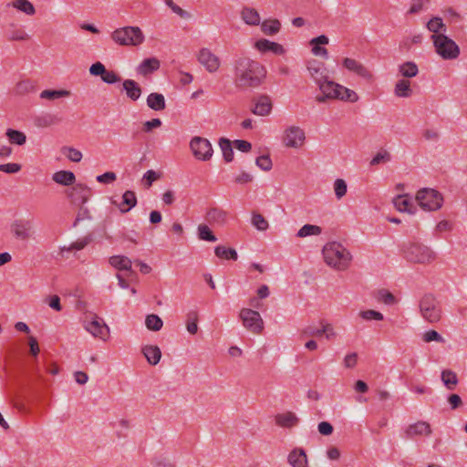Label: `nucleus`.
<instances>
[{"label": "nucleus", "mask_w": 467, "mask_h": 467, "mask_svg": "<svg viewBox=\"0 0 467 467\" xmlns=\"http://www.w3.org/2000/svg\"><path fill=\"white\" fill-rule=\"evenodd\" d=\"M394 94L399 98H409L412 94L410 82L407 79H400L394 88Z\"/></svg>", "instance_id": "obj_33"}, {"label": "nucleus", "mask_w": 467, "mask_h": 467, "mask_svg": "<svg viewBox=\"0 0 467 467\" xmlns=\"http://www.w3.org/2000/svg\"><path fill=\"white\" fill-rule=\"evenodd\" d=\"M252 223L259 231H265L269 226L268 222L258 213H253Z\"/></svg>", "instance_id": "obj_51"}, {"label": "nucleus", "mask_w": 467, "mask_h": 467, "mask_svg": "<svg viewBox=\"0 0 467 467\" xmlns=\"http://www.w3.org/2000/svg\"><path fill=\"white\" fill-rule=\"evenodd\" d=\"M109 263L119 270H130L132 265L130 259L124 255L110 256Z\"/></svg>", "instance_id": "obj_34"}, {"label": "nucleus", "mask_w": 467, "mask_h": 467, "mask_svg": "<svg viewBox=\"0 0 467 467\" xmlns=\"http://www.w3.org/2000/svg\"><path fill=\"white\" fill-rule=\"evenodd\" d=\"M307 70L317 84L326 79L327 77L325 75L326 68L324 64L317 60H311L307 63Z\"/></svg>", "instance_id": "obj_20"}, {"label": "nucleus", "mask_w": 467, "mask_h": 467, "mask_svg": "<svg viewBox=\"0 0 467 467\" xmlns=\"http://www.w3.org/2000/svg\"><path fill=\"white\" fill-rule=\"evenodd\" d=\"M142 353L150 365H157L161 358V351L159 347L146 345L142 348Z\"/></svg>", "instance_id": "obj_26"}, {"label": "nucleus", "mask_w": 467, "mask_h": 467, "mask_svg": "<svg viewBox=\"0 0 467 467\" xmlns=\"http://www.w3.org/2000/svg\"><path fill=\"white\" fill-rule=\"evenodd\" d=\"M147 106L156 111L164 109L166 107L164 96L157 92L150 93L147 98Z\"/></svg>", "instance_id": "obj_30"}, {"label": "nucleus", "mask_w": 467, "mask_h": 467, "mask_svg": "<svg viewBox=\"0 0 467 467\" xmlns=\"http://www.w3.org/2000/svg\"><path fill=\"white\" fill-rule=\"evenodd\" d=\"M416 201L427 211H437L442 206L443 197L434 189L423 188L417 192Z\"/></svg>", "instance_id": "obj_8"}, {"label": "nucleus", "mask_w": 467, "mask_h": 467, "mask_svg": "<svg viewBox=\"0 0 467 467\" xmlns=\"http://www.w3.org/2000/svg\"><path fill=\"white\" fill-rule=\"evenodd\" d=\"M198 235L201 240L204 241L215 242L217 240L216 236L206 224H200L198 226Z\"/></svg>", "instance_id": "obj_50"}, {"label": "nucleus", "mask_w": 467, "mask_h": 467, "mask_svg": "<svg viewBox=\"0 0 467 467\" xmlns=\"http://www.w3.org/2000/svg\"><path fill=\"white\" fill-rule=\"evenodd\" d=\"M359 316L366 320H382L383 315L380 312H378L376 310H364L359 313Z\"/></svg>", "instance_id": "obj_58"}, {"label": "nucleus", "mask_w": 467, "mask_h": 467, "mask_svg": "<svg viewBox=\"0 0 467 467\" xmlns=\"http://www.w3.org/2000/svg\"><path fill=\"white\" fill-rule=\"evenodd\" d=\"M14 91L16 95L24 96L36 91L35 82L30 79H24L16 83Z\"/></svg>", "instance_id": "obj_36"}, {"label": "nucleus", "mask_w": 467, "mask_h": 467, "mask_svg": "<svg viewBox=\"0 0 467 467\" xmlns=\"http://www.w3.org/2000/svg\"><path fill=\"white\" fill-rule=\"evenodd\" d=\"M12 236L21 242L34 240L36 235L35 220L32 217H20L14 220L10 224Z\"/></svg>", "instance_id": "obj_5"}, {"label": "nucleus", "mask_w": 467, "mask_h": 467, "mask_svg": "<svg viewBox=\"0 0 467 467\" xmlns=\"http://www.w3.org/2000/svg\"><path fill=\"white\" fill-rule=\"evenodd\" d=\"M334 192L337 200L342 199L348 192V184L343 179H336L334 182Z\"/></svg>", "instance_id": "obj_49"}, {"label": "nucleus", "mask_w": 467, "mask_h": 467, "mask_svg": "<svg viewBox=\"0 0 467 467\" xmlns=\"http://www.w3.org/2000/svg\"><path fill=\"white\" fill-rule=\"evenodd\" d=\"M234 84L241 90L259 88L266 78L265 67L248 57H239L233 63Z\"/></svg>", "instance_id": "obj_1"}, {"label": "nucleus", "mask_w": 467, "mask_h": 467, "mask_svg": "<svg viewBox=\"0 0 467 467\" xmlns=\"http://www.w3.org/2000/svg\"><path fill=\"white\" fill-rule=\"evenodd\" d=\"M321 227L317 225L305 224L298 230L296 236L299 238H305L309 235H318L321 234Z\"/></svg>", "instance_id": "obj_46"}, {"label": "nucleus", "mask_w": 467, "mask_h": 467, "mask_svg": "<svg viewBox=\"0 0 467 467\" xmlns=\"http://www.w3.org/2000/svg\"><path fill=\"white\" fill-rule=\"evenodd\" d=\"M377 299L386 305H393L396 303V298L393 294L385 289H381L378 292Z\"/></svg>", "instance_id": "obj_54"}, {"label": "nucleus", "mask_w": 467, "mask_h": 467, "mask_svg": "<svg viewBox=\"0 0 467 467\" xmlns=\"http://www.w3.org/2000/svg\"><path fill=\"white\" fill-rule=\"evenodd\" d=\"M338 89H339V92H338L339 96H338L337 99H341V100H345V101H351V102H355L358 100V97L355 91H353L346 87H343L341 85H339Z\"/></svg>", "instance_id": "obj_48"}, {"label": "nucleus", "mask_w": 467, "mask_h": 467, "mask_svg": "<svg viewBox=\"0 0 467 467\" xmlns=\"http://www.w3.org/2000/svg\"><path fill=\"white\" fill-rule=\"evenodd\" d=\"M62 151L63 153L67 152V157L73 162H79L83 157L80 150L72 147H65Z\"/></svg>", "instance_id": "obj_55"}, {"label": "nucleus", "mask_w": 467, "mask_h": 467, "mask_svg": "<svg viewBox=\"0 0 467 467\" xmlns=\"http://www.w3.org/2000/svg\"><path fill=\"white\" fill-rule=\"evenodd\" d=\"M85 329L90 333L94 337H98L103 341L109 338V327L104 320L97 315H93L91 319L84 321Z\"/></svg>", "instance_id": "obj_10"}, {"label": "nucleus", "mask_w": 467, "mask_h": 467, "mask_svg": "<svg viewBox=\"0 0 467 467\" xmlns=\"http://www.w3.org/2000/svg\"><path fill=\"white\" fill-rule=\"evenodd\" d=\"M435 50L443 59H454L460 54L458 45L445 35H432Z\"/></svg>", "instance_id": "obj_7"}, {"label": "nucleus", "mask_w": 467, "mask_h": 467, "mask_svg": "<svg viewBox=\"0 0 467 467\" xmlns=\"http://www.w3.org/2000/svg\"><path fill=\"white\" fill-rule=\"evenodd\" d=\"M404 258L414 264L428 265L436 259L435 252L419 242H409L402 247Z\"/></svg>", "instance_id": "obj_3"}, {"label": "nucleus", "mask_w": 467, "mask_h": 467, "mask_svg": "<svg viewBox=\"0 0 467 467\" xmlns=\"http://www.w3.org/2000/svg\"><path fill=\"white\" fill-rule=\"evenodd\" d=\"M90 240L91 239L87 236L81 240H78L77 242L72 243L68 248L63 247L62 250H82L89 244Z\"/></svg>", "instance_id": "obj_61"}, {"label": "nucleus", "mask_w": 467, "mask_h": 467, "mask_svg": "<svg viewBox=\"0 0 467 467\" xmlns=\"http://www.w3.org/2000/svg\"><path fill=\"white\" fill-rule=\"evenodd\" d=\"M89 73L92 76H100L106 73V67L101 62H96L89 67Z\"/></svg>", "instance_id": "obj_62"}, {"label": "nucleus", "mask_w": 467, "mask_h": 467, "mask_svg": "<svg viewBox=\"0 0 467 467\" xmlns=\"http://www.w3.org/2000/svg\"><path fill=\"white\" fill-rule=\"evenodd\" d=\"M441 379L448 390H454L459 383L457 374L451 369H443Z\"/></svg>", "instance_id": "obj_29"}, {"label": "nucleus", "mask_w": 467, "mask_h": 467, "mask_svg": "<svg viewBox=\"0 0 467 467\" xmlns=\"http://www.w3.org/2000/svg\"><path fill=\"white\" fill-rule=\"evenodd\" d=\"M219 146L223 155L225 161L230 162L234 159V150L231 141L226 138L219 140Z\"/></svg>", "instance_id": "obj_43"}, {"label": "nucleus", "mask_w": 467, "mask_h": 467, "mask_svg": "<svg viewBox=\"0 0 467 467\" xmlns=\"http://www.w3.org/2000/svg\"><path fill=\"white\" fill-rule=\"evenodd\" d=\"M255 47L262 52L272 51L275 54H283L284 47L275 42H271L267 39H260L255 42Z\"/></svg>", "instance_id": "obj_28"}, {"label": "nucleus", "mask_w": 467, "mask_h": 467, "mask_svg": "<svg viewBox=\"0 0 467 467\" xmlns=\"http://www.w3.org/2000/svg\"><path fill=\"white\" fill-rule=\"evenodd\" d=\"M160 178H161L160 173L156 172L153 170H149L144 173L142 182L146 188H150L152 185L153 182L159 180Z\"/></svg>", "instance_id": "obj_53"}, {"label": "nucleus", "mask_w": 467, "mask_h": 467, "mask_svg": "<svg viewBox=\"0 0 467 467\" xmlns=\"http://www.w3.org/2000/svg\"><path fill=\"white\" fill-rule=\"evenodd\" d=\"M393 202L399 211L412 213L413 203L408 194L398 195Z\"/></svg>", "instance_id": "obj_35"}, {"label": "nucleus", "mask_w": 467, "mask_h": 467, "mask_svg": "<svg viewBox=\"0 0 467 467\" xmlns=\"http://www.w3.org/2000/svg\"><path fill=\"white\" fill-rule=\"evenodd\" d=\"M67 197L78 205H83L91 195V189L85 184L78 183L67 191Z\"/></svg>", "instance_id": "obj_13"}, {"label": "nucleus", "mask_w": 467, "mask_h": 467, "mask_svg": "<svg viewBox=\"0 0 467 467\" xmlns=\"http://www.w3.org/2000/svg\"><path fill=\"white\" fill-rule=\"evenodd\" d=\"M111 39L120 46L137 47L144 42L145 36L139 26H124L114 30Z\"/></svg>", "instance_id": "obj_6"}, {"label": "nucleus", "mask_w": 467, "mask_h": 467, "mask_svg": "<svg viewBox=\"0 0 467 467\" xmlns=\"http://www.w3.org/2000/svg\"><path fill=\"white\" fill-rule=\"evenodd\" d=\"M242 19L247 24L251 26H257L260 23V16L258 12L250 7H244L242 10Z\"/></svg>", "instance_id": "obj_37"}, {"label": "nucleus", "mask_w": 467, "mask_h": 467, "mask_svg": "<svg viewBox=\"0 0 467 467\" xmlns=\"http://www.w3.org/2000/svg\"><path fill=\"white\" fill-rule=\"evenodd\" d=\"M52 179L55 182L64 186L73 185L76 182L75 174L69 171H57L53 174Z\"/></svg>", "instance_id": "obj_27"}, {"label": "nucleus", "mask_w": 467, "mask_h": 467, "mask_svg": "<svg viewBox=\"0 0 467 467\" xmlns=\"http://www.w3.org/2000/svg\"><path fill=\"white\" fill-rule=\"evenodd\" d=\"M287 462L292 467H308L307 455L302 448L292 450L287 456Z\"/></svg>", "instance_id": "obj_17"}, {"label": "nucleus", "mask_w": 467, "mask_h": 467, "mask_svg": "<svg viewBox=\"0 0 467 467\" xmlns=\"http://www.w3.org/2000/svg\"><path fill=\"white\" fill-rule=\"evenodd\" d=\"M70 96V91L66 89L55 90L45 89L40 93V98L48 100H55L60 98H67Z\"/></svg>", "instance_id": "obj_40"}, {"label": "nucleus", "mask_w": 467, "mask_h": 467, "mask_svg": "<svg viewBox=\"0 0 467 467\" xmlns=\"http://www.w3.org/2000/svg\"><path fill=\"white\" fill-rule=\"evenodd\" d=\"M123 89L126 92V95L129 99H130L133 101H136L139 99V98L141 95V88L140 85L133 79H125L123 81Z\"/></svg>", "instance_id": "obj_25"}, {"label": "nucleus", "mask_w": 467, "mask_h": 467, "mask_svg": "<svg viewBox=\"0 0 467 467\" xmlns=\"http://www.w3.org/2000/svg\"><path fill=\"white\" fill-rule=\"evenodd\" d=\"M227 213L221 208H211L206 213V221L209 223L223 225L226 223Z\"/></svg>", "instance_id": "obj_23"}, {"label": "nucleus", "mask_w": 467, "mask_h": 467, "mask_svg": "<svg viewBox=\"0 0 467 467\" xmlns=\"http://www.w3.org/2000/svg\"><path fill=\"white\" fill-rule=\"evenodd\" d=\"M161 67V62L156 57H149L142 60V62L137 67L138 74L147 77L153 72L157 71Z\"/></svg>", "instance_id": "obj_19"}, {"label": "nucleus", "mask_w": 467, "mask_h": 467, "mask_svg": "<svg viewBox=\"0 0 467 467\" xmlns=\"http://www.w3.org/2000/svg\"><path fill=\"white\" fill-rule=\"evenodd\" d=\"M343 66L348 71L354 72L363 79L371 82L374 79L372 72L365 67L362 63L358 62L354 58L346 57L343 60Z\"/></svg>", "instance_id": "obj_14"}, {"label": "nucleus", "mask_w": 467, "mask_h": 467, "mask_svg": "<svg viewBox=\"0 0 467 467\" xmlns=\"http://www.w3.org/2000/svg\"><path fill=\"white\" fill-rule=\"evenodd\" d=\"M273 109L271 99L267 95H260L255 102L252 112L258 116H268Z\"/></svg>", "instance_id": "obj_16"}, {"label": "nucleus", "mask_w": 467, "mask_h": 467, "mask_svg": "<svg viewBox=\"0 0 467 467\" xmlns=\"http://www.w3.org/2000/svg\"><path fill=\"white\" fill-rule=\"evenodd\" d=\"M281 27V24L277 19L265 20L261 25V29L265 35H275Z\"/></svg>", "instance_id": "obj_44"}, {"label": "nucleus", "mask_w": 467, "mask_h": 467, "mask_svg": "<svg viewBox=\"0 0 467 467\" xmlns=\"http://www.w3.org/2000/svg\"><path fill=\"white\" fill-rule=\"evenodd\" d=\"M61 121V119L57 115H53L50 113H47L41 116H38L35 119V125L37 128H48L50 126L56 125Z\"/></svg>", "instance_id": "obj_31"}, {"label": "nucleus", "mask_w": 467, "mask_h": 467, "mask_svg": "<svg viewBox=\"0 0 467 467\" xmlns=\"http://www.w3.org/2000/svg\"><path fill=\"white\" fill-rule=\"evenodd\" d=\"M306 140L305 131L296 126L287 128L284 132L283 142L289 148H300Z\"/></svg>", "instance_id": "obj_12"}, {"label": "nucleus", "mask_w": 467, "mask_h": 467, "mask_svg": "<svg viewBox=\"0 0 467 467\" xmlns=\"http://www.w3.org/2000/svg\"><path fill=\"white\" fill-rule=\"evenodd\" d=\"M275 424L282 428H293L299 422L297 416L292 412L287 411L285 413H279L275 417Z\"/></svg>", "instance_id": "obj_22"}, {"label": "nucleus", "mask_w": 467, "mask_h": 467, "mask_svg": "<svg viewBox=\"0 0 467 467\" xmlns=\"http://www.w3.org/2000/svg\"><path fill=\"white\" fill-rule=\"evenodd\" d=\"M153 467H175L168 458L159 457L152 462Z\"/></svg>", "instance_id": "obj_64"}, {"label": "nucleus", "mask_w": 467, "mask_h": 467, "mask_svg": "<svg viewBox=\"0 0 467 467\" xmlns=\"http://www.w3.org/2000/svg\"><path fill=\"white\" fill-rule=\"evenodd\" d=\"M117 175L113 171H107L101 175H98L96 180L99 183L109 184L115 182Z\"/></svg>", "instance_id": "obj_60"}, {"label": "nucleus", "mask_w": 467, "mask_h": 467, "mask_svg": "<svg viewBox=\"0 0 467 467\" xmlns=\"http://www.w3.org/2000/svg\"><path fill=\"white\" fill-rule=\"evenodd\" d=\"M421 317L428 323H438L442 317L441 302L432 294L424 295L419 301Z\"/></svg>", "instance_id": "obj_4"}, {"label": "nucleus", "mask_w": 467, "mask_h": 467, "mask_svg": "<svg viewBox=\"0 0 467 467\" xmlns=\"http://www.w3.org/2000/svg\"><path fill=\"white\" fill-rule=\"evenodd\" d=\"M101 79L107 84H114L119 82L121 78L116 72L106 69V73L102 75Z\"/></svg>", "instance_id": "obj_59"}, {"label": "nucleus", "mask_w": 467, "mask_h": 467, "mask_svg": "<svg viewBox=\"0 0 467 467\" xmlns=\"http://www.w3.org/2000/svg\"><path fill=\"white\" fill-rule=\"evenodd\" d=\"M198 61L210 72H216L220 67V59L208 48H202L198 54Z\"/></svg>", "instance_id": "obj_15"}, {"label": "nucleus", "mask_w": 467, "mask_h": 467, "mask_svg": "<svg viewBox=\"0 0 467 467\" xmlns=\"http://www.w3.org/2000/svg\"><path fill=\"white\" fill-rule=\"evenodd\" d=\"M13 6L29 16H33L36 13L33 4L28 0H16L13 2Z\"/></svg>", "instance_id": "obj_47"}, {"label": "nucleus", "mask_w": 467, "mask_h": 467, "mask_svg": "<svg viewBox=\"0 0 467 467\" xmlns=\"http://www.w3.org/2000/svg\"><path fill=\"white\" fill-rule=\"evenodd\" d=\"M399 72L404 78H414L418 75V66L411 61L405 62L399 67Z\"/></svg>", "instance_id": "obj_41"}, {"label": "nucleus", "mask_w": 467, "mask_h": 467, "mask_svg": "<svg viewBox=\"0 0 467 467\" xmlns=\"http://www.w3.org/2000/svg\"><path fill=\"white\" fill-rule=\"evenodd\" d=\"M199 317L197 310H191L186 314V329L191 335H195L198 332Z\"/></svg>", "instance_id": "obj_32"}, {"label": "nucleus", "mask_w": 467, "mask_h": 467, "mask_svg": "<svg viewBox=\"0 0 467 467\" xmlns=\"http://www.w3.org/2000/svg\"><path fill=\"white\" fill-rule=\"evenodd\" d=\"M239 317L244 327L253 334H260L264 329V321L259 312L251 308H242Z\"/></svg>", "instance_id": "obj_9"}, {"label": "nucleus", "mask_w": 467, "mask_h": 467, "mask_svg": "<svg viewBox=\"0 0 467 467\" xmlns=\"http://www.w3.org/2000/svg\"><path fill=\"white\" fill-rule=\"evenodd\" d=\"M391 157L389 151L386 150L379 151L373 159L370 161V165L375 166L383 162H389Z\"/></svg>", "instance_id": "obj_52"}, {"label": "nucleus", "mask_w": 467, "mask_h": 467, "mask_svg": "<svg viewBox=\"0 0 467 467\" xmlns=\"http://www.w3.org/2000/svg\"><path fill=\"white\" fill-rule=\"evenodd\" d=\"M422 339L426 343H430L431 341L441 343L444 341L443 337L435 330H429L425 332L422 336Z\"/></svg>", "instance_id": "obj_57"}, {"label": "nucleus", "mask_w": 467, "mask_h": 467, "mask_svg": "<svg viewBox=\"0 0 467 467\" xmlns=\"http://www.w3.org/2000/svg\"><path fill=\"white\" fill-rule=\"evenodd\" d=\"M427 28L433 33V35H445L447 30L445 24L441 17H433L427 23Z\"/></svg>", "instance_id": "obj_38"}, {"label": "nucleus", "mask_w": 467, "mask_h": 467, "mask_svg": "<svg viewBox=\"0 0 467 467\" xmlns=\"http://www.w3.org/2000/svg\"><path fill=\"white\" fill-rule=\"evenodd\" d=\"M193 156L201 161H209L213 156V147L210 141L202 137H193L190 142Z\"/></svg>", "instance_id": "obj_11"}, {"label": "nucleus", "mask_w": 467, "mask_h": 467, "mask_svg": "<svg viewBox=\"0 0 467 467\" xmlns=\"http://www.w3.org/2000/svg\"><path fill=\"white\" fill-rule=\"evenodd\" d=\"M5 135L12 144L24 145L26 141V134L20 130L8 129Z\"/></svg>", "instance_id": "obj_42"}, {"label": "nucleus", "mask_w": 467, "mask_h": 467, "mask_svg": "<svg viewBox=\"0 0 467 467\" xmlns=\"http://www.w3.org/2000/svg\"><path fill=\"white\" fill-rule=\"evenodd\" d=\"M256 165L263 171H268L272 169V161L268 155L259 156L255 161Z\"/></svg>", "instance_id": "obj_56"}, {"label": "nucleus", "mask_w": 467, "mask_h": 467, "mask_svg": "<svg viewBox=\"0 0 467 467\" xmlns=\"http://www.w3.org/2000/svg\"><path fill=\"white\" fill-rule=\"evenodd\" d=\"M28 345H29V348H30L29 349L30 354L33 357L36 358L40 352V348H39L38 342H37L36 338L33 336H29L28 337Z\"/></svg>", "instance_id": "obj_63"}, {"label": "nucleus", "mask_w": 467, "mask_h": 467, "mask_svg": "<svg viewBox=\"0 0 467 467\" xmlns=\"http://www.w3.org/2000/svg\"><path fill=\"white\" fill-rule=\"evenodd\" d=\"M145 325L149 330L159 331L161 329L163 322L159 316L150 314L146 317Z\"/></svg>", "instance_id": "obj_45"}, {"label": "nucleus", "mask_w": 467, "mask_h": 467, "mask_svg": "<svg viewBox=\"0 0 467 467\" xmlns=\"http://www.w3.org/2000/svg\"><path fill=\"white\" fill-rule=\"evenodd\" d=\"M111 203L118 206L121 213H126L136 206L137 197L133 191L128 190L122 195L121 203L119 204L115 200H111Z\"/></svg>", "instance_id": "obj_18"}, {"label": "nucleus", "mask_w": 467, "mask_h": 467, "mask_svg": "<svg viewBox=\"0 0 467 467\" xmlns=\"http://www.w3.org/2000/svg\"><path fill=\"white\" fill-rule=\"evenodd\" d=\"M317 85H318L321 92L323 94H326V96L328 97L329 99H338L339 84H337L334 81L328 80L327 78L326 79H324Z\"/></svg>", "instance_id": "obj_24"}, {"label": "nucleus", "mask_w": 467, "mask_h": 467, "mask_svg": "<svg viewBox=\"0 0 467 467\" xmlns=\"http://www.w3.org/2000/svg\"><path fill=\"white\" fill-rule=\"evenodd\" d=\"M407 438H413L414 436L425 435L428 436L431 433V429L429 423L425 421H418L410 425L406 431Z\"/></svg>", "instance_id": "obj_21"}, {"label": "nucleus", "mask_w": 467, "mask_h": 467, "mask_svg": "<svg viewBox=\"0 0 467 467\" xmlns=\"http://www.w3.org/2000/svg\"><path fill=\"white\" fill-rule=\"evenodd\" d=\"M214 254L217 257L222 259H232L236 261L238 258L237 252L234 248H228L223 245H218L214 249Z\"/></svg>", "instance_id": "obj_39"}, {"label": "nucleus", "mask_w": 467, "mask_h": 467, "mask_svg": "<svg viewBox=\"0 0 467 467\" xmlns=\"http://www.w3.org/2000/svg\"><path fill=\"white\" fill-rule=\"evenodd\" d=\"M322 253L326 264L337 271L347 270L352 260L351 254L337 242L327 244Z\"/></svg>", "instance_id": "obj_2"}]
</instances>
